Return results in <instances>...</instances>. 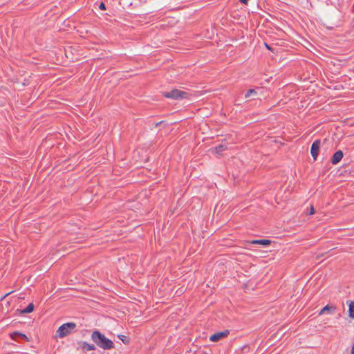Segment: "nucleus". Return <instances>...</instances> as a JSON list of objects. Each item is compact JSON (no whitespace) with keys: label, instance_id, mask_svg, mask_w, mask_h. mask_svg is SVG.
<instances>
[{"label":"nucleus","instance_id":"nucleus-1","mask_svg":"<svg viewBox=\"0 0 354 354\" xmlns=\"http://www.w3.org/2000/svg\"><path fill=\"white\" fill-rule=\"evenodd\" d=\"M91 339L97 346L104 350H111L114 348V343L99 330L92 333Z\"/></svg>","mask_w":354,"mask_h":354},{"label":"nucleus","instance_id":"nucleus-2","mask_svg":"<svg viewBox=\"0 0 354 354\" xmlns=\"http://www.w3.org/2000/svg\"><path fill=\"white\" fill-rule=\"evenodd\" d=\"M162 95L167 98H171L174 100L188 99L189 96L188 93L178 89H173L171 91L164 92Z\"/></svg>","mask_w":354,"mask_h":354},{"label":"nucleus","instance_id":"nucleus-3","mask_svg":"<svg viewBox=\"0 0 354 354\" xmlns=\"http://www.w3.org/2000/svg\"><path fill=\"white\" fill-rule=\"evenodd\" d=\"M76 327L73 322H68L62 324L57 330V336L60 338L64 337L70 334Z\"/></svg>","mask_w":354,"mask_h":354},{"label":"nucleus","instance_id":"nucleus-4","mask_svg":"<svg viewBox=\"0 0 354 354\" xmlns=\"http://www.w3.org/2000/svg\"><path fill=\"white\" fill-rule=\"evenodd\" d=\"M320 146L321 140L318 139L315 140L311 145L310 153L315 160H317V158L319 155Z\"/></svg>","mask_w":354,"mask_h":354},{"label":"nucleus","instance_id":"nucleus-5","mask_svg":"<svg viewBox=\"0 0 354 354\" xmlns=\"http://www.w3.org/2000/svg\"><path fill=\"white\" fill-rule=\"evenodd\" d=\"M230 334V330H225L223 331H221V332H218V333H216L213 335H212L210 337H209V340L211 342H218L226 337H227V335Z\"/></svg>","mask_w":354,"mask_h":354},{"label":"nucleus","instance_id":"nucleus-6","mask_svg":"<svg viewBox=\"0 0 354 354\" xmlns=\"http://www.w3.org/2000/svg\"><path fill=\"white\" fill-rule=\"evenodd\" d=\"M343 156V152L341 150L336 151L331 158L332 164L337 165V163H339L340 160L342 159Z\"/></svg>","mask_w":354,"mask_h":354},{"label":"nucleus","instance_id":"nucleus-7","mask_svg":"<svg viewBox=\"0 0 354 354\" xmlns=\"http://www.w3.org/2000/svg\"><path fill=\"white\" fill-rule=\"evenodd\" d=\"M10 337L13 340H16L17 337H21V338L24 339V340H26V342L29 341L28 337L25 334L21 333L18 331H15L12 333H11Z\"/></svg>","mask_w":354,"mask_h":354},{"label":"nucleus","instance_id":"nucleus-8","mask_svg":"<svg viewBox=\"0 0 354 354\" xmlns=\"http://www.w3.org/2000/svg\"><path fill=\"white\" fill-rule=\"evenodd\" d=\"M80 344L81 348L84 351H90L95 349V346L94 344H91L86 342H82Z\"/></svg>","mask_w":354,"mask_h":354},{"label":"nucleus","instance_id":"nucleus-9","mask_svg":"<svg viewBox=\"0 0 354 354\" xmlns=\"http://www.w3.org/2000/svg\"><path fill=\"white\" fill-rule=\"evenodd\" d=\"M335 310V307L331 306H329V305H326V306H325L321 310V311L319 312V315H321L324 314L326 311L331 313L334 312Z\"/></svg>","mask_w":354,"mask_h":354},{"label":"nucleus","instance_id":"nucleus-10","mask_svg":"<svg viewBox=\"0 0 354 354\" xmlns=\"http://www.w3.org/2000/svg\"><path fill=\"white\" fill-rule=\"evenodd\" d=\"M348 316L354 319V301H351L348 304Z\"/></svg>","mask_w":354,"mask_h":354},{"label":"nucleus","instance_id":"nucleus-11","mask_svg":"<svg viewBox=\"0 0 354 354\" xmlns=\"http://www.w3.org/2000/svg\"><path fill=\"white\" fill-rule=\"evenodd\" d=\"M34 310V305L33 304H29L28 305V306L26 308H25L24 309H23L21 310V314H28V313H30L33 311Z\"/></svg>","mask_w":354,"mask_h":354},{"label":"nucleus","instance_id":"nucleus-12","mask_svg":"<svg viewBox=\"0 0 354 354\" xmlns=\"http://www.w3.org/2000/svg\"><path fill=\"white\" fill-rule=\"evenodd\" d=\"M267 50H269V53H267V57H270L272 59H274V54H277L278 53V50H276L270 47L269 45L267 44Z\"/></svg>","mask_w":354,"mask_h":354},{"label":"nucleus","instance_id":"nucleus-13","mask_svg":"<svg viewBox=\"0 0 354 354\" xmlns=\"http://www.w3.org/2000/svg\"><path fill=\"white\" fill-rule=\"evenodd\" d=\"M118 337L124 344H129L130 342L129 337L123 335H118Z\"/></svg>","mask_w":354,"mask_h":354},{"label":"nucleus","instance_id":"nucleus-14","mask_svg":"<svg viewBox=\"0 0 354 354\" xmlns=\"http://www.w3.org/2000/svg\"><path fill=\"white\" fill-rule=\"evenodd\" d=\"M227 149V147L223 145H219L218 146L215 147V151L216 153H219L223 152Z\"/></svg>","mask_w":354,"mask_h":354},{"label":"nucleus","instance_id":"nucleus-15","mask_svg":"<svg viewBox=\"0 0 354 354\" xmlns=\"http://www.w3.org/2000/svg\"><path fill=\"white\" fill-rule=\"evenodd\" d=\"M257 94V91L256 90L253 89V88H251V89H249L247 93L245 94V98H248L251 95H256Z\"/></svg>","mask_w":354,"mask_h":354},{"label":"nucleus","instance_id":"nucleus-16","mask_svg":"<svg viewBox=\"0 0 354 354\" xmlns=\"http://www.w3.org/2000/svg\"><path fill=\"white\" fill-rule=\"evenodd\" d=\"M252 244H261L266 245V239L254 240L251 242Z\"/></svg>","mask_w":354,"mask_h":354},{"label":"nucleus","instance_id":"nucleus-17","mask_svg":"<svg viewBox=\"0 0 354 354\" xmlns=\"http://www.w3.org/2000/svg\"><path fill=\"white\" fill-rule=\"evenodd\" d=\"M99 8L102 10H106V6L105 4L103 3V2H101L100 6H99Z\"/></svg>","mask_w":354,"mask_h":354},{"label":"nucleus","instance_id":"nucleus-18","mask_svg":"<svg viewBox=\"0 0 354 354\" xmlns=\"http://www.w3.org/2000/svg\"><path fill=\"white\" fill-rule=\"evenodd\" d=\"M241 3L248 5L250 0H239Z\"/></svg>","mask_w":354,"mask_h":354},{"label":"nucleus","instance_id":"nucleus-19","mask_svg":"<svg viewBox=\"0 0 354 354\" xmlns=\"http://www.w3.org/2000/svg\"><path fill=\"white\" fill-rule=\"evenodd\" d=\"M266 243H267V252H268V249L269 245H270L271 241L267 239Z\"/></svg>","mask_w":354,"mask_h":354},{"label":"nucleus","instance_id":"nucleus-20","mask_svg":"<svg viewBox=\"0 0 354 354\" xmlns=\"http://www.w3.org/2000/svg\"><path fill=\"white\" fill-rule=\"evenodd\" d=\"M314 213H315L314 207H313V206H311V207H310V214H313Z\"/></svg>","mask_w":354,"mask_h":354},{"label":"nucleus","instance_id":"nucleus-21","mask_svg":"<svg viewBox=\"0 0 354 354\" xmlns=\"http://www.w3.org/2000/svg\"><path fill=\"white\" fill-rule=\"evenodd\" d=\"M351 353V354H354V343H353V346H352Z\"/></svg>","mask_w":354,"mask_h":354},{"label":"nucleus","instance_id":"nucleus-22","mask_svg":"<svg viewBox=\"0 0 354 354\" xmlns=\"http://www.w3.org/2000/svg\"><path fill=\"white\" fill-rule=\"evenodd\" d=\"M160 123H161V122H158V123H156V127H158V125L159 124H160Z\"/></svg>","mask_w":354,"mask_h":354},{"label":"nucleus","instance_id":"nucleus-23","mask_svg":"<svg viewBox=\"0 0 354 354\" xmlns=\"http://www.w3.org/2000/svg\"><path fill=\"white\" fill-rule=\"evenodd\" d=\"M266 21H267V24H268L269 23V20H268V18H267V19H266Z\"/></svg>","mask_w":354,"mask_h":354}]
</instances>
